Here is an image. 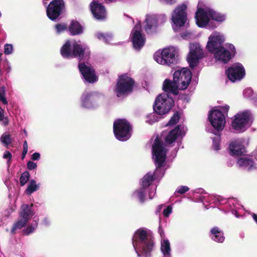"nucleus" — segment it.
<instances>
[{
	"label": "nucleus",
	"mask_w": 257,
	"mask_h": 257,
	"mask_svg": "<svg viewBox=\"0 0 257 257\" xmlns=\"http://www.w3.org/2000/svg\"><path fill=\"white\" fill-rule=\"evenodd\" d=\"M191 71L187 68H182L175 71L173 81L166 79L163 86L165 93L160 94L156 99L153 105L154 111L160 115L168 113L174 103V100L169 93L176 95L179 89H186L191 81Z\"/></svg>",
	"instance_id": "obj_1"
},
{
	"label": "nucleus",
	"mask_w": 257,
	"mask_h": 257,
	"mask_svg": "<svg viewBox=\"0 0 257 257\" xmlns=\"http://www.w3.org/2000/svg\"><path fill=\"white\" fill-rule=\"evenodd\" d=\"M166 154V146L156 138L152 146V159L156 169L154 172H148L140 181V186L148 191L150 199L156 195L157 185L154 184V181L162 178L165 173Z\"/></svg>",
	"instance_id": "obj_2"
},
{
	"label": "nucleus",
	"mask_w": 257,
	"mask_h": 257,
	"mask_svg": "<svg viewBox=\"0 0 257 257\" xmlns=\"http://www.w3.org/2000/svg\"><path fill=\"white\" fill-rule=\"evenodd\" d=\"M225 41L224 35L214 31L208 37L206 48L213 54L216 61L224 64L228 63L236 53L234 46L230 43L222 44Z\"/></svg>",
	"instance_id": "obj_3"
},
{
	"label": "nucleus",
	"mask_w": 257,
	"mask_h": 257,
	"mask_svg": "<svg viewBox=\"0 0 257 257\" xmlns=\"http://www.w3.org/2000/svg\"><path fill=\"white\" fill-rule=\"evenodd\" d=\"M33 204H23L21 205L19 212V218L13 225L11 230L12 234L24 228L22 230L23 234L29 235L35 232L39 222V217L34 216L35 212Z\"/></svg>",
	"instance_id": "obj_4"
},
{
	"label": "nucleus",
	"mask_w": 257,
	"mask_h": 257,
	"mask_svg": "<svg viewBox=\"0 0 257 257\" xmlns=\"http://www.w3.org/2000/svg\"><path fill=\"white\" fill-rule=\"evenodd\" d=\"M132 244L138 257L153 256L156 245L150 230L144 228L138 229L134 234Z\"/></svg>",
	"instance_id": "obj_5"
},
{
	"label": "nucleus",
	"mask_w": 257,
	"mask_h": 257,
	"mask_svg": "<svg viewBox=\"0 0 257 257\" xmlns=\"http://www.w3.org/2000/svg\"><path fill=\"white\" fill-rule=\"evenodd\" d=\"M195 18L199 27L212 30L226 20V15L215 11L210 7L204 6L202 8L198 6Z\"/></svg>",
	"instance_id": "obj_6"
},
{
	"label": "nucleus",
	"mask_w": 257,
	"mask_h": 257,
	"mask_svg": "<svg viewBox=\"0 0 257 257\" xmlns=\"http://www.w3.org/2000/svg\"><path fill=\"white\" fill-rule=\"evenodd\" d=\"M61 54L64 58H77L79 60H87L89 58L88 48L80 42L67 41L61 49Z\"/></svg>",
	"instance_id": "obj_7"
},
{
	"label": "nucleus",
	"mask_w": 257,
	"mask_h": 257,
	"mask_svg": "<svg viewBox=\"0 0 257 257\" xmlns=\"http://www.w3.org/2000/svg\"><path fill=\"white\" fill-rule=\"evenodd\" d=\"M229 106L225 104L214 107L208 115V119L211 125L217 131L219 132L224 127L226 122L225 114H227Z\"/></svg>",
	"instance_id": "obj_8"
},
{
	"label": "nucleus",
	"mask_w": 257,
	"mask_h": 257,
	"mask_svg": "<svg viewBox=\"0 0 257 257\" xmlns=\"http://www.w3.org/2000/svg\"><path fill=\"white\" fill-rule=\"evenodd\" d=\"M178 51L176 47L173 46L166 47L156 52L154 58L160 64L170 66L172 64L176 63Z\"/></svg>",
	"instance_id": "obj_9"
},
{
	"label": "nucleus",
	"mask_w": 257,
	"mask_h": 257,
	"mask_svg": "<svg viewBox=\"0 0 257 257\" xmlns=\"http://www.w3.org/2000/svg\"><path fill=\"white\" fill-rule=\"evenodd\" d=\"M132 126L125 119H117L113 122V132L116 139L120 141H126L131 137Z\"/></svg>",
	"instance_id": "obj_10"
},
{
	"label": "nucleus",
	"mask_w": 257,
	"mask_h": 257,
	"mask_svg": "<svg viewBox=\"0 0 257 257\" xmlns=\"http://www.w3.org/2000/svg\"><path fill=\"white\" fill-rule=\"evenodd\" d=\"M104 98V95L97 91H84L80 98L81 107L94 109L98 107V102Z\"/></svg>",
	"instance_id": "obj_11"
},
{
	"label": "nucleus",
	"mask_w": 257,
	"mask_h": 257,
	"mask_svg": "<svg viewBox=\"0 0 257 257\" xmlns=\"http://www.w3.org/2000/svg\"><path fill=\"white\" fill-rule=\"evenodd\" d=\"M187 5L185 4L178 5L174 10L171 17L172 28L177 32L179 29L185 26L187 21Z\"/></svg>",
	"instance_id": "obj_12"
},
{
	"label": "nucleus",
	"mask_w": 257,
	"mask_h": 257,
	"mask_svg": "<svg viewBox=\"0 0 257 257\" xmlns=\"http://www.w3.org/2000/svg\"><path fill=\"white\" fill-rule=\"evenodd\" d=\"M134 81L126 75L120 76L117 80L114 93L117 97L126 96L133 91Z\"/></svg>",
	"instance_id": "obj_13"
},
{
	"label": "nucleus",
	"mask_w": 257,
	"mask_h": 257,
	"mask_svg": "<svg viewBox=\"0 0 257 257\" xmlns=\"http://www.w3.org/2000/svg\"><path fill=\"white\" fill-rule=\"evenodd\" d=\"M251 114L246 110L236 114L232 122V128L238 132H243L250 125Z\"/></svg>",
	"instance_id": "obj_14"
},
{
	"label": "nucleus",
	"mask_w": 257,
	"mask_h": 257,
	"mask_svg": "<svg viewBox=\"0 0 257 257\" xmlns=\"http://www.w3.org/2000/svg\"><path fill=\"white\" fill-rule=\"evenodd\" d=\"M187 128L183 124L177 125L171 130L165 138V143L171 147L174 146L175 142H181V140L185 136Z\"/></svg>",
	"instance_id": "obj_15"
},
{
	"label": "nucleus",
	"mask_w": 257,
	"mask_h": 257,
	"mask_svg": "<svg viewBox=\"0 0 257 257\" xmlns=\"http://www.w3.org/2000/svg\"><path fill=\"white\" fill-rule=\"evenodd\" d=\"M166 19V16L164 14L147 15L145 20V31L147 33H152L155 32L158 26L165 23Z\"/></svg>",
	"instance_id": "obj_16"
},
{
	"label": "nucleus",
	"mask_w": 257,
	"mask_h": 257,
	"mask_svg": "<svg viewBox=\"0 0 257 257\" xmlns=\"http://www.w3.org/2000/svg\"><path fill=\"white\" fill-rule=\"evenodd\" d=\"M64 10L63 0H52L46 8L47 17L51 21L56 20Z\"/></svg>",
	"instance_id": "obj_17"
},
{
	"label": "nucleus",
	"mask_w": 257,
	"mask_h": 257,
	"mask_svg": "<svg viewBox=\"0 0 257 257\" xmlns=\"http://www.w3.org/2000/svg\"><path fill=\"white\" fill-rule=\"evenodd\" d=\"M203 56V50L199 44H190V52L187 56V61L191 68L196 67L198 61Z\"/></svg>",
	"instance_id": "obj_18"
},
{
	"label": "nucleus",
	"mask_w": 257,
	"mask_h": 257,
	"mask_svg": "<svg viewBox=\"0 0 257 257\" xmlns=\"http://www.w3.org/2000/svg\"><path fill=\"white\" fill-rule=\"evenodd\" d=\"M131 38L133 47L136 50H140L145 43V35L142 34L141 23L139 22L133 29Z\"/></svg>",
	"instance_id": "obj_19"
},
{
	"label": "nucleus",
	"mask_w": 257,
	"mask_h": 257,
	"mask_svg": "<svg viewBox=\"0 0 257 257\" xmlns=\"http://www.w3.org/2000/svg\"><path fill=\"white\" fill-rule=\"evenodd\" d=\"M228 79L232 82L240 81L245 75V70L240 63H235L226 70Z\"/></svg>",
	"instance_id": "obj_20"
},
{
	"label": "nucleus",
	"mask_w": 257,
	"mask_h": 257,
	"mask_svg": "<svg viewBox=\"0 0 257 257\" xmlns=\"http://www.w3.org/2000/svg\"><path fill=\"white\" fill-rule=\"evenodd\" d=\"M78 68L85 82L93 83L97 81V78L95 71L89 64L87 63L86 64L85 63H79Z\"/></svg>",
	"instance_id": "obj_21"
},
{
	"label": "nucleus",
	"mask_w": 257,
	"mask_h": 257,
	"mask_svg": "<svg viewBox=\"0 0 257 257\" xmlns=\"http://www.w3.org/2000/svg\"><path fill=\"white\" fill-rule=\"evenodd\" d=\"M224 207L223 209L226 212H231L236 218H239L241 215V211L243 210V207L238 202L235 198L225 199L224 202Z\"/></svg>",
	"instance_id": "obj_22"
},
{
	"label": "nucleus",
	"mask_w": 257,
	"mask_h": 257,
	"mask_svg": "<svg viewBox=\"0 0 257 257\" xmlns=\"http://www.w3.org/2000/svg\"><path fill=\"white\" fill-rule=\"evenodd\" d=\"M228 149L229 154L232 156H240L245 152L242 142L240 139L231 141L229 145Z\"/></svg>",
	"instance_id": "obj_23"
},
{
	"label": "nucleus",
	"mask_w": 257,
	"mask_h": 257,
	"mask_svg": "<svg viewBox=\"0 0 257 257\" xmlns=\"http://www.w3.org/2000/svg\"><path fill=\"white\" fill-rule=\"evenodd\" d=\"M91 11L94 17L97 20H102L106 17V10L102 4L93 1L90 4Z\"/></svg>",
	"instance_id": "obj_24"
},
{
	"label": "nucleus",
	"mask_w": 257,
	"mask_h": 257,
	"mask_svg": "<svg viewBox=\"0 0 257 257\" xmlns=\"http://www.w3.org/2000/svg\"><path fill=\"white\" fill-rule=\"evenodd\" d=\"M209 236L212 240L218 243H222L225 240L223 230L218 226L210 228Z\"/></svg>",
	"instance_id": "obj_25"
},
{
	"label": "nucleus",
	"mask_w": 257,
	"mask_h": 257,
	"mask_svg": "<svg viewBox=\"0 0 257 257\" xmlns=\"http://www.w3.org/2000/svg\"><path fill=\"white\" fill-rule=\"evenodd\" d=\"M237 166L247 171H251L256 168L254 162L248 157L240 158L237 162Z\"/></svg>",
	"instance_id": "obj_26"
},
{
	"label": "nucleus",
	"mask_w": 257,
	"mask_h": 257,
	"mask_svg": "<svg viewBox=\"0 0 257 257\" xmlns=\"http://www.w3.org/2000/svg\"><path fill=\"white\" fill-rule=\"evenodd\" d=\"M148 191L140 186V187L136 189L132 194V197L137 199L140 203H144L146 199V194Z\"/></svg>",
	"instance_id": "obj_27"
},
{
	"label": "nucleus",
	"mask_w": 257,
	"mask_h": 257,
	"mask_svg": "<svg viewBox=\"0 0 257 257\" xmlns=\"http://www.w3.org/2000/svg\"><path fill=\"white\" fill-rule=\"evenodd\" d=\"M70 34L73 36L79 35L83 32V28L77 21H72L68 27Z\"/></svg>",
	"instance_id": "obj_28"
},
{
	"label": "nucleus",
	"mask_w": 257,
	"mask_h": 257,
	"mask_svg": "<svg viewBox=\"0 0 257 257\" xmlns=\"http://www.w3.org/2000/svg\"><path fill=\"white\" fill-rule=\"evenodd\" d=\"M161 250L163 256H172L170 243L167 239H163L161 241Z\"/></svg>",
	"instance_id": "obj_29"
},
{
	"label": "nucleus",
	"mask_w": 257,
	"mask_h": 257,
	"mask_svg": "<svg viewBox=\"0 0 257 257\" xmlns=\"http://www.w3.org/2000/svg\"><path fill=\"white\" fill-rule=\"evenodd\" d=\"M96 37L106 44H110L113 39V35L111 33H97Z\"/></svg>",
	"instance_id": "obj_30"
},
{
	"label": "nucleus",
	"mask_w": 257,
	"mask_h": 257,
	"mask_svg": "<svg viewBox=\"0 0 257 257\" xmlns=\"http://www.w3.org/2000/svg\"><path fill=\"white\" fill-rule=\"evenodd\" d=\"M39 185L37 184L35 180H31L25 192L27 194H31L35 191L38 190Z\"/></svg>",
	"instance_id": "obj_31"
},
{
	"label": "nucleus",
	"mask_w": 257,
	"mask_h": 257,
	"mask_svg": "<svg viewBox=\"0 0 257 257\" xmlns=\"http://www.w3.org/2000/svg\"><path fill=\"white\" fill-rule=\"evenodd\" d=\"M159 115L160 114L159 113L154 111V112L148 114L147 116L146 122L150 124H152L156 121L159 120V119L160 118Z\"/></svg>",
	"instance_id": "obj_32"
},
{
	"label": "nucleus",
	"mask_w": 257,
	"mask_h": 257,
	"mask_svg": "<svg viewBox=\"0 0 257 257\" xmlns=\"http://www.w3.org/2000/svg\"><path fill=\"white\" fill-rule=\"evenodd\" d=\"M0 141L5 146L7 147L12 143V138L9 134L5 133L2 135Z\"/></svg>",
	"instance_id": "obj_33"
},
{
	"label": "nucleus",
	"mask_w": 257,
	"mask_h": 257,
	"mask_svg": "<svg viewBox=\"0 0 257 257\" xmlns=\"http://www.w3.org/2000/svg\"><path fill=\"white\" fill-rule=\"evenodd\" d=\"M211 197H214V195L207 194L206 196H200L198 201L202 202L204 205H205V202L209 203L210 204H213L212 202L214 201V199H212Z\"/></svg>",
	"instance_id": "obj_34"
},
{
	"label": "nucleus",
	"mask_w": 257,
	"mask_h": 257,
	"mask_svg": "<svg viewBox=\"0 0 257 257\" xmlns=\"http://www.w3.org/2000/svg\"><path fill=\"white\" fill-rule=\"evenodd\" d=\"M30 177V173L28 171L23 173L20 178V182L21 186H24L29 180Z\"/></svg>",
	"instance_id": "obj_35"
},
{
	"label": "nucleus",
	"mask_w": 257,
	"mask_h": 257,
	"mask_svg": "<svg viewBox=\"0 0 257 257\" xmlns=\"http://www.w3.org/2000/svg\"><path fill=\"white\" fill-rule=\"evenodd\" d=\"M212 148L215 151H218L220 150V137L219 136H216L215 137L212 138Z\"/></svg>",
	"instance_id": "obj_36"
},
{
	"label": "nucleus",
	"mask_w": 257,
	"mask_h": 257,
	"mask_svg": "<svg viewBox=\"0 0 257 257\" xmlns=\"http://www.w3.org/2000/svg\"><path fill=\"white\" fill-rule=\"evenodd\" d=\"M179 118L180 116L179 115L178 113H175L173 116L171 118L168 123L166 124V126H171L176 124L179 121Z\"/></svg>",
	"instance_id": "obj_37"
},
{
	"label": "nucleus",
	"mask_w": 257,
	"mask_h": 257,
	"mask_svg": "<svg viewBox=\"0 0 257 257\" xmlns=\"http://www.w3.org/2000/svg\"><path fill=\"white\" fill-rule=\"evenodd\" d=\"M189 190V188L187 186H180L176 190L175 195L183 194Z\"/></svg>",
	"instance_id": "obj_38"
},
{
	"label": "nucleus",
	"mask_w": 257,
	"mask_h": 257,
	"mask_svg": "<svg viewBox=\"0 0 257 257\" xmlns=\"http://www.w3.org/2000/svg\"><path fill=\"white\" fill-rule=\"evenodd\" d=\"M211 197L212 199H214V201L212 202H213V204H214V205H218L219 204L223 205L224 202L225 201V199L223 198L220 196L214 195V197Z\"/></svg>",
	"instance_id": "obj_39"
},
{
	"label": "nucleus",
	"mask_w": 257,
	"mask_h": 257,
	"mask_svg": "<svg viewBox=\"0 0 257 257\" xmlns=\"http://www.w3.org/2000/svg\"><path fill=\"white\" fill-rule=\"evenodd\" d=\"M0 121H2V124L6 126L9 124V119L8 117L4 115V110L0 107Z\"/></svg>",
	"instance_id": "obj_40"
},
{
	"label": "nucleus",
	"mask_w": 257,
	"mask_h": 257,
	"mask_svg": "<svg viewBox=\"0 0 257 257\" xmlns=\"http://www.w3.org/2000/svg\"><path fill=\"white\" fill-rule=\"evenodd\" d=\"M56 32L58 34H60L64 31H66L67 29V26L65 24H58L55 26Z\"/></svg>",
	"instance_id": "obj_41"
},
{
	"label": "nucleus",
	"mask_w": 257,
	"mask_h": 257,
	"mask_svg": "<svg viewBox=\"0 0 257 257\" xmlns=\"http://www.w3.org/2000/svg\"><path fill=\"white\" fill-rule=\"evenodd\" d=\"M14 52V47L12 44H6L4 45V53L7 55H11Z\"/></svg>",
	"instance_id": "obj_42"
},
{
	"label": "nucleus",
	"mask_w": 257,
	"mask_h": 257,
	"mask_svg": "<svg viewBox=\"0 0 257 257\" xmlns=\"http://www.w3.org/2000/svg\"><path fill=\"white\" fill-rule=\"evenodd\" d=\"M0 100L4 104H8V101L5 97V88L4 86L0 87Z\"/></svg>",
	"instance_id": "obj_43"
},
{
	"label": "nucleus",
	"mask_w": 257,
	"mask_h": 257,
	"mask_svg": "<svg viewBox=\"0 0 257 257\" xmlns=\"http://www.w3.org/2000/svg\"><path fill=\"white\" fill-rule=\"evenodd\" d=\"M27 167L29 170H33L36 169V168L37 167V165L36 163H35L31 161H29L28 162V163L27 164Z\"/></svg>",
	"instance_id": "obj_44"
},
{
	"label": "nucleus",
	"mask_w": 257,
	"mask_h": 257,
	"mask_svg": "<svg viewBox=\"0 0 257 257\" xmlns=\"http://www.w3.org/2000/svg\"><path fill=\"white\" fill-rule=\"evenodd\" d=\"M172 212V208L171 206H168L163 210V215L165 217H168Z\"/></svg>",
	"instance_id": "obj_45"
},
{
	"label": "nucleus",
	"mask_w": 257,
	"mask_h": 257,
	"mask_svg": "<svg viewBox=\"0 0 257 257\" xmlns=\"http://www.w3.org/2000/svg\"><path fill=\"white\" fill-rule=\"evenodd\" d=\"M253 94L252 90L250 88H247L243 91V95L245 97H250Z\"/></svg>",
	"instance_id": "obj_46"
},
{
	"label": "nucleus",
	"mask_w": 257,
	"mask_h": 257,
	"mask_svg": "<svg viewBox=\"0 0 257 257\" xmlns=\"http://www.w3.org/2000/svg\"><path fill=\"white\" fill-rule=\"evenodd\" d=\"M181 37L184 39H190L192 38L193 37V34L190 32H185L182 34Z\"/></svg>",
	"instance_id": "obj_47"
},
{
	"label": "nucleus",
	"mask_w": 257,
	"mask_h": 257,
	"mask_svg": "<svg viewBox=\"0 0 257 257\" xmlns=\"http://www.w3.org/2000/svg\"><path fill=\"white\" fill-rule=\"evenodd\" d=\"M28 146L26 141H25L23 144V151L22 152V158H24L28 153Z\"/></svg>",
	"instance_id": "obj_48"
},
{
	"label": "nucleus",
	"mask_w": 257,
	"mask_h": 257,
	"mask_svg": "<svg viewBox=\"0 0 257 257\" xmlns=\"http://www.w3.org/2000/svg\"><path fill=\"white\" fill-rule=\"evenodd\" d=\"M193 193L195 194H199L201 196H206L207 193L202 188H197L193 191Z\"/></svg>",
	"instance_id": "obj_49"
},
{
	"label": "nucleus",
	"mask_w": 257,
	"mask_h": 257,
	"mask_svg": "<svg viewBox=\"0 0 257 257\" xmlns=\"http://www.w3.org/2000/svg\"><path fill=\"white\" fill-rule=\"evenodd\" d=\"M12 157V155L11 153L9 151H5L4 155H3V158L6 159H8V162H9Z\"/></svg>",
	"instance_id": "obj_50"
},
{
	"label": "nucleus",
	"mask_w": 257,
	"mask_h": 257,
	"mask_svg": "<svg viewBox=\"0 0 257 257\" xmlns=\"http://www.w3.org/2000/svg\"><path fill=\"white\" fill-rule=\"evenodd\" d=\"M51 221L48 217H45L41 222V224L44 226H49L50 224Z\"/></svg>",
	"instance_id": "obj_51"
},
{
	"label": "nucleus",
	"mask_w": 257,
	"mask_h": 257,
	"mask_svg": "<svg viewBox=\"0 0 257 257\" xmlns=\"http://www.w3.org/2000/svg\"><path fill=\"white\" fill-rule=\"evenodd\" d=\"M40 158V154L39 153H34L31 156V159L34 161L39 160Z\"/></svg>",
	"instance_id": "obj_52"
},
{
	"label": "nucleus",
	"mask_w": 257,
	"mask_h": 257,
	"mask_svg": "<svg viewBox=\"0 0 257 257\" xmlns=\"http://www.w3.org/2000/svg\"><path fill=\"white\" fill-rule=\"evenodd\" d=\"M160 2L168 5H173L177 2V0H159Z\"/></svg>",
	"instance_id": "obj_53"
},
{
	"label": "nucleus",
	"mask_w": 257,
	"mask_h": 257,
	"mask_svg": "<svg viewBox=\"0 0 257 257\" xmlns=\"http://www.w3.org/2000/svg\"><path fill=\"white\" fill-rule=\"evenodd\" d=\"M5 70L7 73H9L11 71V65L9 62H7L6 66L5 67Z\"/></svg>",
	"instance_id": "obj_54"
},
{
	"label": "nucleus",
	"mask_w": 257,
	"mask_h": 257,
	"mask_svg": "<svg viewBox=\"0 0 257 257\" xmlns=\"http://www.w3.org/2000/svg\"><path fill=\"white\" fill-rule=\"evenodd\" d=\"M252 217H253V219L257 223V215L253 214Z\"/></svg>",
	"instance_id": "obj_55"
},
{
	"label": "nucleus",
	"mask_w": 257,
	"mask_h": 257,
	"mask_svg": "<svg viewBox=\"0 0 257 257\" xmlns=\"http://www.w3.org/2000/svg\"><path fill=\"white\" fill-rule=\"evenodd\" d=\"M117 0H105L106 3H113L115 2Z\"/></svg>",
	"instance_id": "obj_56"
},
{
	"label": "nucleus",
	"mask_w": 257,
	"mask_h": 257,
	"mask_svg": "<svg viewBox=\"0 0 257 257\" xmlns=\"http://www.w3.org/2000/svg\"><path fill=\"white\" fill-rule=\"evenodd\" d=\"M163 257H172V256H163Z\"/></svg>",
	"instance_id": "obj_57"
},
{
	"label": "nucleus",
	"mask_w": 257,
	"mask_h": 257,
	"mask_svg": "<svg viewBox=\"0 0 257 257\" xmlns=\"http://www.w3.org/2000/svg\"><path fill=\"white\" fill-rule=\"evenodd\" d=\"M161 207H162L161 206H159V209H161Z\"/></svg>",
	"instance_id": "obj_58"
}]
</instances>
